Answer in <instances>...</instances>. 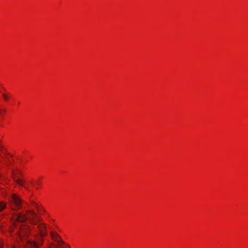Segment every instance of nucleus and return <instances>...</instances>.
Here are the masks:
<instances>
[{"label": "nucleus", "mask_w": 248, "mask_h": 248, "mask_svg": "<svg viewBox=\"0 0 248 248\" xmlns=\"http://www.w3.org/2000/svg\"><path fill=\"white\" fill-rule=\"evenodd\" d=\"M28 215H26L21 213H16L12 215V221L14 224L16 222L19 223L24 222L28 219H29V222L32 224H37L38 221H40L38 215L32 210H27L26 211Z\"/></svg>", "instance_id": "f257e3e1"}, {"label": "nucleus", "mask_w": 248, "mask_h": 248, "mask_svg": "<svg viewBox=\"0 0 248 248\" xmlns=\"http://www.w3.org/2000/svg\"><path fill=\"white\" fill-rule=\"evenodd\" d=\"M39 232L35 235V240L27 241L26 248H39L43 244V236L47 234L46 227L44 224H40L38 225Z\"/></svg>", "instance_id": "f03ea898"}, {"label": "nucleus", "mask_w": 248, "mask_h": 248, "mask_svg": "<svg viewBox=\"0 0 248 248\" xmlns=\"http://www.w3.org/2000/svg\"><path fill=\"white\" fill-rule=\"evenodd\" d=\"M10 205L13 210H19L22 207V200L20 198L13 194L9 198Z\"/></svg>", "instance_id": "7ed1b4c3"}, {"label": "nucleus", "mask_w": 248, "mask_h": 248, "mask_svg": "<svg viewBox=\"0 0 248 248\" xmlns=\"http://www.w3.org/2000/svg\"><path fill=\"white\" fill-rule=\"evenodd\" d=\"M30 231V229L29 226H23L20 228L19 231H18V230L17 231L16 233H18V236L20 239L23 240L27 237Z\"/></svg>", "instance_id": "20e7f679"}, {"label": "nucleus", "mask_w": 248, "mask_h": 248, "mask_svg": "<svg viewBox=\"0 0 248 248\" xmlns=\"http://www.w3.org/2000/svg\"><path fill=\"white\" fill-rule=\"evenodd\" d=\"M51 238L58 243L59 246H61L63 244L60 236L56 233L51 232L50 234Z\"/></svg>", "instance_id": "39448f33"}, {"label": "nucleus", "mask_w": 248, "mask_h": 248, "mask_svg": "<svg viewBox=\"0 0 248 248\" xmlns=\"http://www.w3.org/2000/svg\"><path fill=\"white\" fill-rule=\"evenodd\" d=\"M16 174H13V177H14V180L15 181L18 185H19L20 186H23L27 190H29V187H28V186L26 185L25 184H24V181L23 180H22L21 179H20L19 178H17L16 176Z\"/></svg>", "instance_id": "423d86ee"}, {"label": "nucleus", "mask_w": 248, "mask_h": 248, "mask_svg": "<svg viewBox=\"0 0 248 248\" xmlns=\"http://www.w3.org/2000/svg\"><path fill=\"white\" fill-rule=\"evenodd\" d=\"M6 203L4 202H0V212L6 208Z\"/></svg>", "instance_id": "0eeeda50"}, {"label": "nucleus", "mask_w": 248, "mask_h": 248, "mask_svg": "<svg viewBox=\"0 0 248 248\" xmlns=\"http://www.w3.org/2000/svg\"><path fill=\"white\" fill-rule=\"evenodd\" d=\"M31 184L36 189L39 188V187L41 186V184L39 181H37L36 184H34V183L31 181Z\"/></svg>", "instance_id": "6e6552de"}, {"label": "nucleus", "mask_w": 248, "mask_h": 248, "mask_svg": "<svg viewBox=\"0 0 248 248\" xmlns=\"http://www.w3.org/2000/svg\"><path fill=\"white\" fill-rule=\"evenodd\" d=\"M2 96L5 100H7L9 98L8 96L6 94H5V93L2 94Z\"/></svg>", "instance_id": "1a4fd4ad"}, {"label": "nucleus", "mask_w": 248, "mask_h": 248, "mask_svg": "<svg viewBox=\"0 0 248 248\" xmlns=\"http://www.w3.org/2000/svg\"><path fill=\"white\" fill-rule=\"evenodd\" d=\"M60 247H61L62 248H69V246L66 245V244H64V243L61 245V246H59Z\"/></svg>", "instance_id": "9d476101"}, {"label": "nucleus", "mask_w": 248, "mask_h": 248, "mask_svg": "<svg viewBox=\"0 0 248 248\" xmlns=\"http://www.w3.org/2000/svg\"><path fill=\"white\" fill-rule=\"evenodd\" d=\"M4 243L2 240L0 239V248H2Z\"/></svg>", "instance_id": "9b49d317"}, {"label": "nucleus", "mask_w": 248, "mask_h": 248, "mask_svg": "<svg viewBox=\"0 0 248 248\" xmlns=\"http://www.w3.org/2000/svg\"><path fill=\"white\" fill-rule=\"evenodd\" d=\"M32 204H33V205L34 207H35L36 208H38V205H37V203H34V202H32Z\"/></svg>", "instance_id": "f8f14e48"}, {"label": "nucleus", "mask_w": 248, "mask_h": 248, "mask_svg": "<svg viewBox=\"0 0 248 248\" xmlns=\"http://www.w3.org/2000/svg\"><path fill=\"white\" fill-rule=\"evenodd\" d=\"M2 146L0 144V151L2 150Z\"/></svg>", "instance_id": "ddd939ff"}, {"label": "nucleus", "mask_w": 248, "mask_h": 248, "mask_svg": "<svg viewBox=\"0 0 248 248\" xmlns=\"http://www.w3.org/2000/svg\"><path fill=\"white\" fill-rule=\"evenodd\" d=\"M12 248H16L15 247L12 246Z\"/></svg>", "instance_id": "4468645a"}]
</instances>
